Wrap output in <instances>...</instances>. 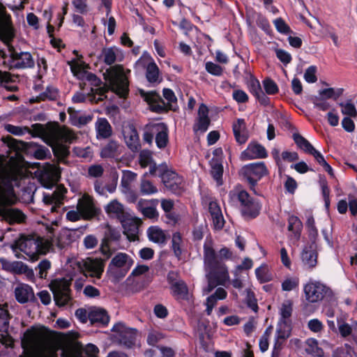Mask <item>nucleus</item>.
Masks as SVG:
<instances>
[{
	"instance_id": "obj_24",
	"label": "nucleus",
	"mask_w": 357,
	"mask_h": 357,
	"mask_svg": "<svg viewBox=\"0 0 357 357\" xmlns=\"http://www.w3.org/2000/svg\"><path fill=\"white\" fill-rule=\"evenodd\" d=\"M267 155L266 149L259 144H250L248 148L242 153L241 158L243 160H251L256 158H264Z\"/></svg>"
},
{
	"instance_id": "obj_50",
	"label": "nucleus",
	"mask_w": 357,
	"mask_h": 357,
	"mask_svg": "<svg viewBox=\"0 0 357 357\" xmlns=\"http://www.w3.org/2000/svg\"><path fill=\"white\" fill-rule=\"evenodd\" d=\"M34 124H33L31 128H29L27 126L25 127H19L13 126L10 124H7L5 126V129L10 133L15 135H22L24 131L27 132L28 133L31 134L32 137H33V133L31 132V130L33 129V126Z\"/></svg>"
},
{
	"instance_id": "obj_33",
	"label": "nucleus",
	"mask_w": 357,
	"mask_h": 357,
	"mask_svg": "<svg viewBox=\"0 0 357 357\" xmlns=\"http://www.w3.org/2000/svg\"><path fill=\"white\" fill-rule=\"evenodd\" d=\"M137 209L143 215L149 219H155L158 217L157 210L152 206H149V202L144 199H140L137 204Z\"/></svg>"
},
{
	"instance_id": "obj_11",
	"label": "nucleus",
	"mask_w": 357,
	"mask_h": 357,
	"mask_svg": "<svg viewBox=\"0 0 357 357\" xmlns=\"http://www.w3.org/2000/svg\"><path fill=\"white\" fill-rule=\"evenodd\" d=\"M318 236V231L314 227L310 232V243L305 245L302 252L301 258L305 265L309 268L314 267L317 264V251L316 240Z\"/></svg>"
},
{
	"instance_id": "obj_16",
	"label": "nucleus",
	"mask_w": 357,
	"mask_h": 357,
	"mask_svg": "<svg viewBox=\"0 0 357 357\" xmlns=\"http://www.w3.org/2000/svg\"><path fill=\"white\" fill-rule=\"evenodd\" d=\"M162 183L170 191L176 194H180L183 189V179L176 172L172 170H166L161 176Z\"/></svg>"
},
{
	"instance_id": "obj_36",
	"label": "nucleus",
	"mask_w": 357,
	"mask_h": 357,
	"mask_svg": "<svg viewBox=\"0 0 357 357\" xmlns=\"http://www.w3.org/2000/svg\"><path fill=\"white\" fill-rule=\"evenodd\" d=\"M10 315L8 310V305H0V331L8 333Z\"/></svg>"
},
{
	"instance_id": "obj_32",
	"label": "nucleus",
	"mask_w": 357,
	"mask_h": 357,
	"mask_svg": "<svg viewBox=\"0 0 357 357\" xmlns=\"http://www.w3.org/2000/svg\"><path fill=\"white\" fill-rule=\"evenodd\" d=\"M120 145L114 140H110L101 150L100 156L103 158H114L119 157L121 153Z\"/></svg>"
},
{
	"instance_id": "obj_64",
	"label": "nucleus",
	"mask_w": 357,
	"mask_h": 357,
	"mask_svg": "<svg viewBox=\"0 0 357 357\" xmlns=\"http://www.w3.org/2000/svg\"><path fill=\"white\" fill-rule=\"evenodd\" d=\"M206 69L209 73L214 75H220L222 73V68L219 65L212 62L206 63Z\"/></svg>"
},
{
	"instance_id": "obj_29",
	"label": "nucleus",
	"mask_w": 357,
	"mask_h": 357,
	"mask_svg": "<svg viewBox=\"0 0 357 357\" xmlns=\"http://www.w3.org/2000/svg\"><path fill=\"white\" fill-rule=\"evenodd\" d=\"M233 132L236 141L240 144H245L248 139V133L243 119H238L233 123Z\"/></svg>"
},
{
	"instance_id": "obj_18",
	"label": "nucleus",
	"mask_w": 357,
	"mask_h": 357,
	"mask_svg": "<svg viewBox=\"0 0 357 357\" xmlns=\"http://www.w3.org/2000/svg\"><path fill=\"white\" fill-rule=\"evenodd\" d=\"M106 213L112 218H116L121 223H124L129 217L123 204L117 199H113L105 207Z\"/></svg>"
},
{
	"instance_id": "obj_8",
	"label": "nucleus",
	"mask_w": 357,
	"mask_h": 357,
	"mask_svg": "<svg viewBox=\"0 0 357 357\" xmlns=\"http://www.w3.org/2000/svg\"><path fill=\"white\" fill-rule=\"evenodd\" d=\"M77 210L81 213L82 219L85 220L98 218L101 213L100 208L96 206L93 198L89 194H84L78 199Z\"/></svg>"
},
{
	"instance_id": "obj_57",
	"label": "nucleus",
	"mask_w": 357,
	"mask_h": 357,
	"mask_svg": "<svg viewBox=\"0 0 357 357\" xmlns=\"http://www.w3.org/2000/svg\"><path fill=\"white\" fill-rule=\"evenodd\" d=\"M104 172V168L100 165H93L89 167L88 174L91 177H100Z\"/></svg>"
},
{
	"instance_id": "obj_20",
	"label": "nucleus",
	"mask_w": 357,
	"mask_h": 357,
	"mask_svg": "<svg viewBox=\"0 0 357 357\" xmlns=\"http://www.w3.org/2000/svg\"><path fill=\"white\" fill-rule=\"evenodd\" d=\"M113 331L117 332L116 338L119 342L127 347H131L135 340V331L126 328L121 324H116L113 328Z\"/></svg>"
},
{
	"instance_id": "obj_1",
	"label": "nucleus",
	"mask_w": 357,
	"mask_h": 357,
	"mask_svg": "<svg viewBox=\"0 0 357 357\" xmlns=\"http://www.w3.org/2000/svg\"><path fill=\"white\" fill-rule=\"evenodd\" d=\"M21 170L15 164L0 156V216L10 225L20 224L26 219V215L18 208L11 206L16 202L13 181L20 176Z\"/></svg>"
},
{
	"instance_id": "obj_44",
	"label": "nucleus",
	"mask_w": 357,
	"mask_h": 357,
	"mask_svg": "<svg viewBox=\"0 0 357 357\" xmlns=\"http://www.w3.org/2000/svg\"><path fill=\"white\" fill-rule=\"evenodd\" d=\"M293 138L296 145L307 153H310L314 149L305 138L298 133H294Z\"/></svg>"
},
{
	"instance_id": "obj_61",
	"label": "nucleus",
	"mask_w": 357,
	"mask_h": 357,
	"mask_svg": "<svg viewBox=\"0 0 357 357\" xmlns=\"http://www.w3.org/2000/svg\"><path fill=\"white\" fill-rule=\"evenodd\" d=\"M50 267H51V264L47 259L43 260L39 263L38 268L39 269V275H40V278H46L47 271V270H49L50 268Z\"/></svg>"
},
{
	"instance_id": "obj_47",
	"label": "nucleus",
	"mask_w": 357,
	"mask_h": 357,
	"mask_svg": "<svg viewBox=\"0 0 357 357\" xmlns=\"http://www.w3.org/2000/svg\"><path fill=\"white\" fill-rule=\"evenodd\" d=\"M32 244L36 243L31 239H26L22 237L15 241V243L11 245V248L15 252L17 250H19L22 252L27 253L26 248L28 246H31Z\"/></svg>"
},
{
	"instance_id": "obj_6",
	"label": "nucleus",
	"mask_w": 357,
	"mask_h": 357,
	"mask_svg": "<svg viewBox=\"0 0 357 357\" xmlns=\"http://www.w3.org/2000/svg\"><path fill=\"white\" fill-rule=\"evenodd\" d=\"M132 264L133 261L129 255L119 252L112 259L108 272L115 280L119 281L126 275Z\"/></svg>"
},
{
	"instance_id": "obj_49",
	"label": "nucleus",
	"mask_w": 357,
	"mask_h": 357,
	"mask_svg": "<svg viewBox=\"0 0 357 357\" xmlns=\"http://www.w3.org/2000/svg\"><path fill=\"white\" fill-rule=\"evenodd\" d=\"M139 190L142 195H151L158 192L156 186L151 181L146 179L141 181Z\"/></svg>"
},
{
	"instance_id": "obj_2",
	"label": "nucleus",
	"mask_w": 357,
	"mask_h": 357,
	"mask_svg": "<svg viewBox=\"0 0 357 357\" xmlns=\"http://www.w3.org/2000/svg\"><path fill=\"white\" fill-rule=\"evenodd\" d=\"M31 132L33 137L41 138L50 145L59 162H66L70 153L69 147L59 141L71 143L76 139L75 134L69 128L61 127L58 123L49 122L47 124L34 123Z\"/></svg>"
},
{
	"instance_id": "obj_42",
	"label": "nucleus",
	"mask_w": 357,
	"mask_h": 357,
	"mask_svg": "<svg viewBox=\"0 0 357 357\" xmlns=\"http://www.w3.org/2000/svg\"><path fill=\"white\" fill-rule=\"evenodd\" d=\"M338 329L340 335L343 337H346L352 334L354 340L357 344V323L353 329L349 324L344 322H341L338 324Z\"/></svg>"
},
{
	"instance_id": "obj_43",
	"label": "nucleus",
	"mask_w": 357,
	"mask_h": 357,
	"mask_svg": "<svg viewBox=\"0 0 357 357\" xmlns=\"http://www.w3.org/2000/svg\"><path fill=\"white\" fill-rule=\"evenodd\" d=\"M148 235L149 239L155 243H163L166 240L163 231L155 227H151L149 229Z\"/></svg>"
},
{
	"instance_id": "obj_22",
	"label": "nucleus",
	"mask_w": 357,
	"mask_h": 357,
	"mask_svg": "<svg viewBox=\"0 0 357 357\" xmlns=\"http://www.w3.org/2000/svg\"><path fill=\"white\" fill-rule=\"evenodd\" d=\"M66 192V190L65 188H58L52 195L44 196V203L47 206H51L50 211L52 213L57 211V208H59L62 204Z\"/></svg>"
},
{
	"instance_id": "obj_63",
	"label": "nucleus",
	"mask_w": 357,
	"mask_h": 357,
	"mask_svg": "<svg viewBox=\"0 0 357 357\" xmlns=\"http://www.w3.org/2000/svg\"><path fill=\"white\" fill-rule=\"evenodd\" d=\"M292 312V302L291 301H285L281 307V314L283 318L287 319L291 317Z\"/></svg>"
},
{
	"instance_id": "obj_51",
	"label": "nucleus",
	"mask_w": 357,
	"mask_h": 357,
	"mask_svg": "<svg viewBox=\"0 0 357 357\" xmlns=\"http://www.w3.org/2000/svg\"><path fill=\"white\" fill-rule=\"evenodd\" d=\"M172 249L174 255L176 257L179 258L182 251L181 249V245L182 243V237L179 232H176L172 235Z\"/></svg>"
},
{
	"instance_id": "obj_12",
	"label": "nucleus",
	"mask_w": 357,
	"mask_h": 357,
	"mask_svg": "<svg viewBox=\"0 0 357 357\" xmlns=\"http://www.w3.org/2000/svg\"><path fill=\"white\" fill-rule=\"evenodd\" d=\"M14 38V36L9 40L0 38L2 40L6 43L8 45V50L10 54L12 67L15 68H31L34 66V61L32 56L29 52H17L15 48L10 45L9 42Z\"/></svg>"
},
{
	"instance_id": "obj_31",
	"label": "nucleus",
	"mask_w": 357,
	"mask_h": 357,
	"mask_svg": "<svg viewBox=\"0 0 357 357\" xmlns=\"http://www.w3.org/2000/svg\"><path fill=\"white\" fill-rule=\"evenodd\" d=\"M95 126L98 139H107L112 134V126L108 121L105 118L98 119Z\"/></svg>"
},
{
	"instance_id": "obj_21",
	"label": "nucleus",
	"mask_w": 357,
	"mask_h": 357,
	"mask_svg": "<svg viewBox=\"0 0 357 357\" xmlns=\"http://www.w3.org/2000/svg\"><path fill=\"white\" fill-rule=\"evenodd\" d=\"M142 224L141 219L138 218H129L122 225L124 228L123 233L127 238L132 241L138 239L139 227Z\"/></svg>"
},
{
	"instance_id": "obj_54",
	"label": "nucleus",
	"mask_w": 357,
	"mask_h": 357,
	"mask_svg": "<svg viewBox=\"0 0 357 357\" xmlns=\"http://www.w3.org/2000/svg\"><path fill=\"white\" fill-rule=\"evenodd\" d=\"M299 283V280L296 278H286L282 283V289L283 291H291L296 289Z\"/></svg>"
},
{
	"instance_id": "obj_58",
	"label": "nucleus",
	"mask_w": 357,
	"mask_h": 357,
	"mask_svg": "<svg viewBox=\"0 0 357 357\" xmlns=\"http://www.w3.org/2000/svg\"><path fill=\"white\" fill-rule=\"evenodd\" d=\"M152 162L151 154L149 151H142L139 154V164L142 167H146Z\"/></svg>"
},
{
	"instance_id": "obj_14",
	"label": "nucleus",
	"mask_w": 357,
	"mask_h": 357,
	"mask_svg": "<svg viewBox=\"0 0 357 357\" xmlns=\"http://www.w3.org/2000/svg\"><path fill=\"white\" fill-rule=\"evenodd\" d=\"M237 196L242 206V213L243 215L249 218H255L259 212V204L254 202L249 194L245 190L239 191Z\"/></svg>"
},
{
	"instance_id": "obj_9",
	"label": "nucleus",
	"mask_w": 357,
	"mask_h": 357,
	"mask_svg": "<svg viewBox=\"0 0 357 357\" xmlns=\"http://www.w3.org/2000/svg\"><path fill=\"white\" fill-rule=\"evenodd\" d=\"M73 73L83 81L88 82L91 86V91L103 96L108 91L107 86H100L101 80L93 73H89L83 69L82 66L76 65L71 68Z\"/></svg>"
},
{
	"instance_id": "obj_60",
	"label": "nucleus",
	"mask_w": 357,
	"mask_h": 357,
	"mask_svg": "<svg viewBox=\"0 0 357 357\" xmlns=\"http://www.w3.org/2000/svg\"><path fill=\"white\" fill-rule=\"evenodd\" d=\"M274 24L277 30L283 33H289L291 32L289 26L285 23L282 18H278L274 21Z\"/></svg>"
},
{
	"instance_id": "obj_7",
	"label": "nucleus",
	"mask_w": 357,
	"mask_h": 357,
	"mask_svg": "<svg viewBox=\"0 0 357 357\" xmlns=\"http://www.w3.org/2000/svg\"><path fill=\"white\" fill-rule=\"evenodd\" d=\"M77 266L86 277L100 279L104 271L105 260L88 257L77 262Z\"/></svg>"
},
{
	"instance_id": "obj_13",
	"label": "nucleus",
	"mask_w": 357,
	"mask_h": 357,
	"mask_svg": "<svg viewBox=\"0 0 357 357\" xmlns=\"http://www.w3.org/2000/svg\"><path fill=\"white\" fill-rule=\"evenodd\" d=\"M39 180L46 188L52 187L60 178V172L54 165L45 163L40 169Z\"/></svg>"
},
{
	"instance_id": "obj_52",
	"label": "nucleus",
	"mask_w": 357,
	"mask_h": 357,
	"mask_svg": "<svg viewBox=\"0 0 357 357\" xmlns=\"http://www.w3.org/2000/svg\"><path fill=\"white\" fill-rule=\"evenodd\" d=\"M256 275L261 282H268L271 280V275L269 273L266 266H261L256 269Z\"/></svg>"
},
{
	"instance_id": "obj_27",
	"label": "nucleus",
	"mask_w": 357,
	"mask_h": 357,
	"mask_svg": "<svg viewBox=\"0 0 357 357\" xmlns=\"http://www.w3.org/2000/svg\"><path fill=\"white\" fill-rule=\"evenodd\" d=\"M15 296L17 302L24 304L34 298V293L30 286L21 284L15 289Z\"/></svg>"
},
{
	"instance_id": "obj_55",
	"label": "nucleus",
	"mask_w": 357,
	"mask_h": 357,
	"mask_svg": "<svg viewBox=\"0 0 357 357\" xmlns=\"http://www.w3.org/2000/svg\"><path fill=\"white\" fill-rule=\"evenodd\" d=\"M213 274V272H208L206 274L208 287L204 289V292L206 294L210 293L217 285L220 284L219 280Z\"/></svg>"
},
{
	"instance_id": "obj_5",
	"label": "nucleus",
	"mask_w": 357,
	"mask_h": 357,
	"mask_svg": "<svg viewBox=\"0 0 357 357\" xmlns=\"http://www.w3.org/2000/svg\"><path fill=\"white\" fill-rule=\"evenodd\" d=\"M71 280L65 278L56 279L50 284V289L53 293L56 305L59 307L72 305V296L70 294Z\"/></svg>"
},
{
	"instance_id": "obj_4",
	"label": "nucleus",
	"mask_w": 357,
	"mask_h": 357,
	"mask_svg": "<svg viewBox=\"0 0 357 357\" xmlns=\"http://www.w3.org/2000/svg\"><path fill=\"white\" fill-rule=\"evenodd\" d=\"M140 93L144 100L151 105L152 110L156 112H161L165 109L175 110V107L172 105L173 103L176 102V98L174 92L169 89L163 90V96L167 102L157 93L154 92L145 93L141 90Z\"/></svg>"
},
{
	"instance_id": "obj_34",
	"label": "nucleus",
	"mask_w": 357,
	"mask_h": 357,
	"mask_svg": "<svg viewBox=\"0 0 357 357\" xmlns=\"http://www.w3.org/2000/svg\"><path fill=\"white\" fill-rule=\"evenodd\" d=\"M118 52V49L116 47L103 48L98 58L100 61L111 66L116 61Z\"/></svg>"
},
{
	"instance_id": "obj_26",
	"label": "nucleus",
	"mask_w": 357,
	"mask_h": 357,
	"mask_svg": "<svg viewBox=\"0 0 357 357\" xmlns=\"http://www.w3.org/2000/svg\"><path fill=\"white\" fill-rule=\"evenodd\" d=\"M211 120L208 118V109L204 104H201L198 110L197 123L195 126V130L205 132L210 125Z\"/></svg>"
},
{
	"instance_id": "obj_28",
	"label": "nucleus",
	"mask_w": 357,
	"mask_h": 357,
	"mask_svg": "<svg viewBox=\"0 0 357 357\" xmlns=\"http://www.w3.org/2000/svg\"><path fill=\"white\" fill-rule=\"evenodd\" d=\"M152 132H155V142L160 149L165 148L168 142L167 128L163 123L151 126Z\"/></svg>"
},
{
	"instance_id": "obj_25",
	"label": "nucleus",
	"mask_w": 357,
	"mask_h": 357,
	"mask_svg": "<svg viewBox=\"0 0 357 357\" xmlns=\"http://www.w3.org/2000/svg\"><path fill=\"white\" fill-rule=\"evenodd\" d=\"M124 138L127 146L132 151H137L140 147L139 136L133 126H127L124 131Z\"/></svg>"
},
{
	"instance_id": "obj_15",
	"label": "nucleus",
	"mask_w": 357,
	"mask_h": 357,
	"mask_svg": "<svg viewBox=\"0 0 357 357\" xmlns=\"http://www.w3.org/2000/svg\"><path fill=\"white\" fill-rule=\"evenodd\" d=\"M121 235L120 231L113 228L109 224L105 225V231L104 238L101 244V252L106 256L107 259L109 258L114 250L110 248V243L112 241H119Z\"/></svg>"
},
{
	"instance_id": "obj_3",
	"label": "nucleus",
	"mask_w": 357,
	"mask_h": 357,
	"mask_svg": "<svg viewBox=\"0 0 357 357\" xmlns=\"http://www.w3.org/2000/svg\"><path fill=\"white\" fill-rule=\"evenodd\" d=\"M104 76L113 91L121 97L126 96L128 92V81L122 66L115 65L110 67L104 73Z\"/></svg>"
},
{
	"instance_id": "obj_41",
	"label": "nucleus",
	"mask_w": 357,
	"mask_h": 357,
	"mask_svg": "<svg viewBox=\"0 0 357 357\" xmlns=\"http://www.w3.org/2000/svg\"><path fill=\"white\" fill-rule=\"evenodd\" d=\"M307 347L305 351L307 354H312L316 357H322L324 351L318 346V342L315 339H308L306 341Z\"/></svg>"
},
{
	"instance_id": "obj_53",
	"label": "nucleus",
	"mask_w": 357,
	"mask_h": 357,
	"mask_svg": "<svg viewBox=\"0 0 357 357\" xmlns=\"http://www.w3.org/2000/svg\"><path fill=\"white\" fill-rule=\"evenodd\" d=\"M272 330L273 327L271 326H268L260 339L259 348L262 352L266 351L268 348V339L272 333Z\"/></svg>"
},
{
	"instance_id": "obj_23",
	"label": "nucleus",
	"mask_w": 357,
	"mask_h": 357,
	"mask_svg": "<svg viewBox=\"0 0 357 357\" xmlns=\"http://www.w3.org/2000/svg\"><path fill=\"white\" fill-rule=\"evenodd\" d=\"M204 260L205 269L208 272L214 269L216 266L221 263L214 249L208 243H206L204 246Z\"/></svg>"
},
{
	"instance_id": "obj_62",
	"label": "nucleus",
	"mask_w": 357,
	"mask_h": 357,
	"mask_svg": "<svg viewBox=\"0 0 357 357\" xmlns=\"http://www.w3.org/2000/svg\"><path fill=\"white\" fill-rule=\"evenodd\" d=\"M264 86L266 92L268 94H275L278 91L276 84L269 79H265L264 81Z\"/></svg>"
},
{
	"instance_id": "obj_37",
	"label": "nucleus",
	"mask_w": 357,
	"mask_h": 357,
	"mask_svg": "<svg viewBox=\"0 0 357 357\" xmlns=\"http://www.w3.org/2000/svg\"><path fill=\"white\" fill-rule=\"evenodd\" d=\"M208 272H213V276L219 280L220 284L224 285L229 280V273L227 267L222 262Z\"/></svg>"
},
{
	"instance_id": "obj_10",
	"label": "nucleus",
	"mask_w": 357,
	"mask_h": 357,
	"mask_svg": "<svg viewBox=\"0 0 357 357\" xmlns=\"http://www.w3.org/2000/svg\"><path fill=\"white\" fill-rule=\"evenodd\" d=\"M268 174V170L264 162H257L245 165L240 170V174L250 185L251 189L255 185L257 181Z\"/></svg>"
},
{
	"instance_id": "obj_40",
	"label": "nucleus",
	"mask_w": 357,
	"mask_h": 357,
	"mask_svg": "<svg viewBox=\"0 0 357 357\" xmlns=\"http://www.w3.org/2000/svg\"><path fill=\"white\" fill-rule=\"evenodd\" d=\"M1 140L6 144L9 148L15 151H24L28 146V144L22 141H18L9 135L2 137Z\"/></svg>"
},
{
	"instance_id": "obj_46",
	"label": "nucleus",
	"mask_w": 357,
	"mask_h": 357,
	"mask_svg": "<svg viewBox=\"0 0 357 357\" xmlns=\"http://www.w3.org/2000/svg\"><path fill=\"white\" fill-rule=\"evenodd\" d=\"M137 174L128 170L123 171L121 185L125 191L130 190V185L135 180Z\"/></svg>"
},
{
	"instance_id": "obj_39",
	"label": "nucleus",
	"mask_w": 357,
	"mask_h": 357,
	"mask_svg": "<svg viewBox=\"0 0 357 357\" xmlns=\"http://www.w3.org/2000/svg\"><path fill=\"white\" fill-rule=\"evenodd\" d=\"M288 230L294 234L295 238L298 240L301 236V231L303 227V224L298 217L291 215L289 220Z\"/></svg>"
},
{
	"instance_id": "obj_48",
	"label": "nucleus",
	"mask_w": 357,
	"mask_h": 357,
	"mask_svg": "<svg viewBox=\"0 0 357 357\" xmlns=\"http://www.w3.org/2000/svg\"><path fill=\"white\" fill-rule=\"evenodd\" d=\"M171 289L174 294L179 296L181 298H185L188 294V286L182 280L171 286Z\"/></svg>"
},
{
	"instance_id": "obj_19",
	"label": "nucleus",
	"mask_w": 357,
	"mask_h": 357,
	"mask_svg": "<svg viewBox=\"0 0 357 357\" xmlns=\"http://www.w3.org/2000/svg\"><path fill=\"white\" fill-rule=\"evenodd\" d=\"M14 34L11 18L6 13V8L0 3V38L10 40Z\"/></svg>"
},
{
	"instance_id": "obj_30",
	"label": "nucleus",
	"mask_w": 357,
	"mask_h": 357,
	"mask_svg": "<svg viewBox=\"0 0 357 357\" xmlns=\"http://www.w3.org/2000/svg\"><path fill=\"white\" fill-rule=\"evenodd\" d=\"M208 211L211 214L214 227L218 229H222L224 226L225 220L218 204L215 202H211L208 204Z\"/></svg>"
},
{
	"instance_id": "obj_17",
	"label": "nucleus",
	"mask_w": 357,
	"mask_h": 357,
	"mask_svg": "<svg viewBox=\"0 0 357 357\" xmlns=\"http://www.w3.org/2000/svg\"><path fill=\"white\" fill-rule=\"evenodd\" d=\"M304 291L306 299L311 303H315L324 298L327 288L319 282H311L305 286Z\"/></svg>"
},
{
	"instance_id": "obj_56",
	"label": "nucleus",
	"mask_w": 357,
	"mask_h": 357,
	"mask_svg": "<svg viewBox=\"0 0 357 357\" xmlns=\"http://www.w3.org/2000/svg\"><path fill=\"white\" fill-rule=\"evenodd\" d=\"M340 105L342 108V114L350 116L351 117H356L357 116V112L353 103L348 102L345 104L340 103Z\"/></svg>"
},
{
	"instance_id": "obj_59",
	"label": "nucleus",
	"mask_w": 357,
	"mask_h": 357,
	"mask_svg": "<svg viewBox=\"0 0 357 357\" xmlns=\"http://www.w3.org/2000/svg\"><path fill=\"white\" fill-rule=\"evenodd\" d=\"M342 89L338 93H336L334 89L333 88H328L325 89L324 90H321L319 91V96L321 98H334L336 100L341 94Z\"/></svg>"
},
{
	"instance_id": "obj_35",
	"label": "nucleus",
	"mask_w": 357,
	"mask_h": 357,
	"mask_svg": "<svg viewBox=\"0 0 357 357\" xmlns=\"http://www.w3.org/2000/svg\"><path fill=\"white\" fill-rule=\"evenodd\" d=\"M146 77L150 83H159L162 81L160 70L154 62H151L146 67Z\"/></svg>"
},
{
	"instance_id": "obj_45",
	"label": "nucleus",
	"mask_w": 357,
	"mask_h": 357,
	"mask_svg": "<svg viewBox=\"0 0 357 357\" xmlns=\"http://www.w3.org/2000/svg\"><path fill=\"white\" fill-rule=\"evenodd\" d=\"M211 174L214 179L218 182V185L222 184V176L223 173V167L221 163L217 159L211 160Z\"/></svg>"
},
{
	"instance_id": "obj_38",
	"label": "nucleus",
	"mask_w": 357,
	"mask_h": 357,
	"mask_svg": "<svg viewBox=\"0 0 357 357\" xmlns=\"http://www.w3.org/2000/svg\"><path fill=\"white\" fill-rule=\"evenodd\" d=\"M89 319L92 324L95 323L107 324L109 321V316L105 310H96L89 314Z\"/></svg>"
}]
</instances>
